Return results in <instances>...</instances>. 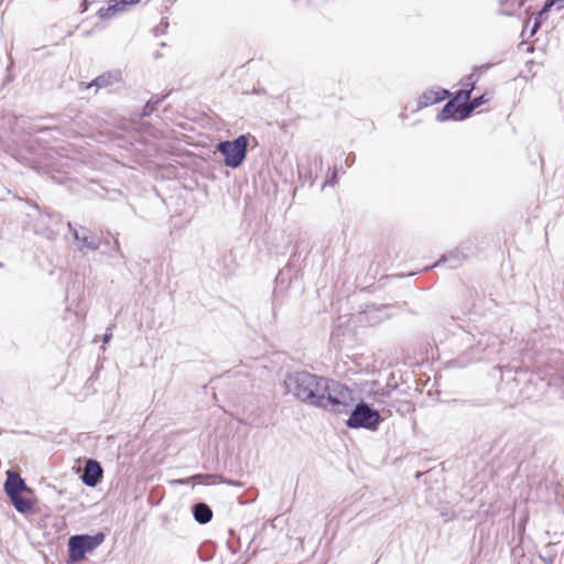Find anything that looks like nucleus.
Listing matches in <instances>:
<instances>
[{
    "mask_svg": "<svg viewBox=\"0 0 564 564\" xmlns=\"http://www.w3.org/2000/svg\"><path fill=\"white\" fill-rule=\"evenodd\" d=\"M285 388L300 401L335 413H347L352 403V390L335 380L305 371L288 376Z\"/></svg>",
    "mask_w": 564,
    "mask_h": 564,
    "instance_id": "f257e3e1",
    "label": "nucleus"
},
{
    "mask_svg": "<svg viewBox=\"0 0 564 564\" xmlns=\"http://www.w3.org/2000/svg\"><path fill=\"white\" fill-rule=\"evenodd\" d=\"M354 403L355 399L352 398L350 410L347 412L350 415L346 421V425L350 429L377 431L382 421L380 413L365 402H359L355 406Z\"/></svg>",
    "mask_w": 564,
    "mask_h": 564,
    "instance_id": "f03ea898",
    "label": "nucleus"
},
{
    "mask_svg": "<svg viewBox=\"0 0 564 564\" xmlns=\"http://www.w3.org/2000/svg\"><path fill=\"white\" fill-rule=\"evenodd\" d=\"M105 540V534L99 532L95 535H73L68 540V561L78 563L84 560L87 553L96 550Z\"/></svg>",
    "mask_w": 564,
    "mask_h": 564,
    "instance_id": "7ed1b4c3",
    "label": "nucleus"
},
{
    "mask_svg": "<svg viewBox=\"0 0 564 564\" xmlns=\"http://www.w3.org/2000/svg\"><path fill=\"white\" fill-rule=\"evenodd\" d=\"M248 139L246 135H239L234 141H223L217 145L219 153L224 155L226 166L236 169L242 164L246 159Z\"/></svg>",
    "mask_w": 564,
    "mask_h": 564,
    "instance_id": "20e7f679",
    "label": "nucleus"
},
{
    "mask_svg": "<svg viewBox=\"0 0 564 564\" xmlns=\"http://www.w3.org/2000/svg\"><path fill=\"white\" fill-rule=\"evenodd\" d=\"M102 477V468L97 460L88 459L86 462L82 480L86 486L95 487Z\"/></svg>",
    "mask_w": 564,
    "mask_h": 564,
    "instance_id": "39448f33",
    "label": "nucleus"
},
{
    "mask_svg": "<svg viewBox=\"0 0 564 564\" xmlns=\"http://www.w3.org/2000/svg\"><path fill=\"white\" fill-rule=\"evenodd\" d=\"M69 227V230L75 239V241L77 242V246H78V249L79 250H84V249H89V250H97L100 246V241L97 237L95 236H89L86 230H84L83 235L79 232V230H77L76 228H74L70 224L68 225Z\"/></svg>",
    "mask_w": 564,
    "mask_h": 564,
    "instance_id": "423d86ee",
    "label": "nucleus"
},
{
    "mask_svg": "<svg viewBox=\"0 0 564 564\" xmlns=\"http://www.w3.org/2000/svg\"><path fill=\"white\" fill-rule=\"evenodd\" d=\"M4 491L10 498L24 491H29V488L17 473L9 470L4 482Z\"/></svg>",
    "mask_w": 564,
    "mask_h": 564,
    "instance_id": "0eeeda50",
    "label": "nucleus"
},
{
    "mask_svg": "<svg viewBox=\"0 0 564 564\" xmlns=\"http://www.w3.org/2000/svg\"><path fill=\"white\" fill-rule=\"evenodd\" d=\"M448 95L449 93L446 89L426 90L419 98L417 109H422L436 102H440L444 100L446 97H448Z\"/></svg>",
    "mask_w": 564,
    "mask_h": 564,
    "instance_id": "6e6552de",
    "label": "nucleus"
},
{
    "mask_svg": "<svg viewBox=\"0 0 564 564\" xmlns=\"http://www.w3.org/2000/svg\"><path fill=\"white\" fill-rule=\"evenodd\" d=\"M121 79V72L120 70H112L104 73L102 75L98 76L89 86H96L97 88H105L108 86H111Z\"/></svg>",
    "mask_w": 564,
    "mask_h": 564,
    "instance_id": "1a4fd4ad",
    "label": "nucleus"
},
{
    "mask_svg": "<svg viewBox=\"0 0 564 564\" xmlns=\"http://www.w3.org/2000/svg\"><path fill=\"white\" fill-rule=\"evenodd\" d=\"M193 516L198 523L205 524L212 520L213 511L206 503L200 502L194 506Z\"/></svg>",
    "mask_w": 564,
    "mask_h": 564,
    "instance_id": "9d476101",
    "label": "nucleus"
},
{
    "mask_svg": "<svg viewBox=\"0 0 564 564\" xmlns=\"http://www.w3.org/2000/svg\"><path fill=\"white\" fill-rule=\"evenodd\" d=\"M466 259L465 254L460 250H453L447 254H444L438 262H436L433 267L438 265L442 262L449 263L451 268H456Z\"/></svg>",
    "mask_w": 564,
    "mask_h": 564,
    "instance_id": "9b49d317",
    "label": "nucleus"
},
{
    "mask_svg": "<svg viewBox=\"0 0 564 564\" xmlns=\"http://www.w3.org/2000/svg\"><path fill=\"white\" fill-rule=\"evenodd\" d=\"M10 500L18 512L26 513L33 508V502L21 494L10 497Z\"/></svg>",
    "mask_w": 564,
    "mask_h": 564,
    "instance_id": "f8f14e48",
    "label": "nucleus"
},
{
    "mask_svg": "<svg viewBox=\"0 0 564 564\" xmlns=\"http://www.w3.org/2000/svg\"><path fill=\"white\" fill-rule=\"evenodd\" d=\"M462 109H459L458 106H456L454 104V101H448L444 108L437 113V117L436 119L438 121H445V120H448V119H452L455 117V113L457 111H460Z\"/></svg>",
    "mask_w": 564,
    "mask_h": 564,
    "instance_id": "ddd939ff",
    "label": "nucleus"
},
{
    "mask_svg": "<svg viewBox=\"0 0 564 564\" xmlns=\"http://www.w3.org/2000/svg\"><path fill=\"white\" fill-rule=\"evenodd\" d=\"M488 99L489 98H487L486 95L473 99L468 105L462 108L460 119L467 118L474 109L478 108L479 106L488 101Z\"/></svg>",
    "mask_w": 564,
    "mask_h": 564,
    "instance_id": "4468645a",
    "label": "nucleus"
},
{
    "mask_svg": "<svg viewBox=\"0 0 564 564\" xmlns=\"http://www.w3.org/2000/svg\"><path fill=\"white\" fill-rule=\"evenodd\" d=\"M118 13H120V9H116V6L112 4L111 0L108 2L107 7H102L98 11L100 19H110Z\"/></svg>",
    "mask_w": 564,
    "mask_h": 564,
    "instance_id": "2eb2a0df",
    "label": "nucleus"
},
{
    "mask_svg": "<svg viewBox=\"0 0 564 564\" xmlns=\"http://www.w3.org/2000/svg\"><path fill=\"white\" fill-rule=\"evenodd\" d=\"M118 13H120V9H116V6L112 4L111 0L108 2L107 7H102L98 11L100 19H110Z\"/></svg>",
    "mask_w": 564,
    "mask_h": 564,
    "instance_id": "dca6fc26",
    "label": "nucleus"
},
{
    "mask_svg": "<svg viewBox=\"0 0 564 564\" xmlns=\"http://www.w3.org/2000/svg\"><path fill=\"white\" fill-rule=\"evenodd\" d=\"M473 78H474V75H469V76L466 78V80H467L466 85H469V86H470V88H469V89H463V90L457 91V94H456V96H455L454 100H457V101H466V100H468V99H469V97H470V91H471V89H473V87H474V79H473Z\"/></svg>",
    "mask_w": 564,
    "mask_h": 564,
    "instance_id": "f3484780",
    "label": "nucleus"
},
{
    "mask_svg": "<svg viewBox=\"0 0 564 564\" xmlns=\"http://www.w3.org/2000/svg\"><path fill=\"white\" fill-rule=\"evenodd\" d=\"M139 1L140 0H111L116 9H120V12L126 11L129 6L135 4Z\"/></svg>",
    "mask_w": 564,
    "mask_h": 564,
    "instance_id": "a211bd4d",
    "label": "nucleus"
},
{
    "mask_svg": "<svg viewBox=\"0 0 564 564\" xmlns=\"http://www.w3.org/2000/svg\"><path fill=\"white\" fill-rule=\"evenodd\" d=\"M552 6H557V9H562L564 7V0H549L545 2L543 9L541 10L540 14H543L544 12L549 11Z\"/></svg>",
    "mask_w": 564,
    "mask_h": 564,
    "instance_id": "6ab92c4d",
    "label": "nucleus"
},
{
    "mask_svg": "<svg viewBox=\"0 0 564 564\" xmlns=\"http://www.w3.org/2000/svg\"><path fill=\"white\" fill-rule=\"evenodd\" d=\"M111 336H112L111 332H107V333L104 335V339H102V340H104V344L109 343V340L111 339Z\"/></svg>",
    "mask_w": 564,
    "mask_h": 564,
    "instance_id": "aec40b11",
    "label": "nucleus"
},
{
    "mask_svg": "<svg viewBox=\"0 0 564 564\" xmlns=\"http://www.w3.org/2000/svg\"><path fill=\"white\" fill-rule=\"evenodd\" d=\"M538 28H539V22H535V23H534V25H533V28H532L531 33H532V34H533V33H535V31H536V29H538Z\"/></svg>",
    "mask_w": 564,
    "mask_h": 564,
    "instance_id": "412c9836",
    "label": "nucleus"
},
{
    "mask_svg": "<svg viewBox=\"0 0 564 564\" xmlns=\"http://www.w3.org/2000/svg\"><path fill=\"white\" fill-rule=\"evenodd\" d=\"M115 245H116V249H117V251L119 252V251H120V247H119V242H118V240H116V241H115Z\"/></svg>",
    "mask_w": 564,
    "mask_h": 564,
    "instance_id": "4be33fe9",
    "label": "nucleus"
}]
</instances>
